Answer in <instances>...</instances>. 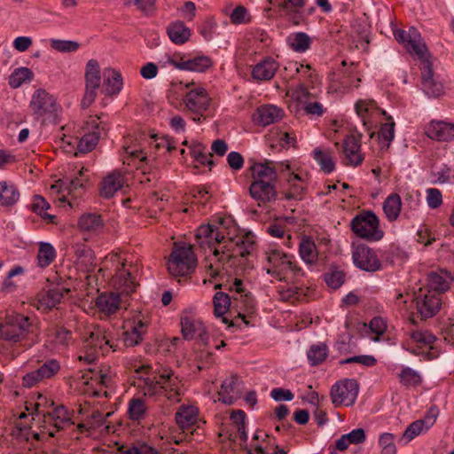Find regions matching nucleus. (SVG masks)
Returning <instances> with one entry per match:
<instances>
[{
  "mask_svg": "<svg viewBox=\"0 0 454 454\" xmlns=\"http://www.w3.org/2000/svg\"><path fill=\"white\" fill-rule=\"evenodd\" d=\"M227 289L232 294L231 298L223 292H216L213 298L214 314L216 317H223L224 323L227 320L223 316L228 312L231 306L236 308L239 312H250L254 306V298L245 288L241 279L234 278L231 280L228 283Z\"/></svg>",
  "mask_w": 454,
  "mask_h": 454,
  "instance_id": "obj_5",
  "label": "nucleus"
},
{
  "mask_svg": "<svg viewBox=\"0 0 454 454\" xmlns=\"http://www.w3.org/2000/svg\"><path fill=\"white\" fill-rule=\"evenodd\" d=\"M126 184L124 175L118 170L109 173L100 184L99 193L105 199H110Z\"/></svg>",
  "mask_w": 454,
  "mask_h": 454,
  "instance_id": "obj_34",
  "label": "nucleus"
},
{
  "mask_svg": "<svg viewBox=\"0 0 454 454\" xmlns=\"http://www.w3.org/2000/svg\"><path fill=\"white\" fill-rule=\"evenodd\" d=\"M166 33L170 42L176 45H183L190 41L192 29L181 20H174L166 27Z\"/></svg>",
  "mask_w": 454,
  "mask_h": 454,
  "instance_id": "obj_37",
  "label": "nucleus"
},
{
  "mask_svg": "<svg viewBox=\"0 0 454 454\" xmlns=\"http://www.w3.org/2000/svg\"><path fill=\"white\" fill-rule=\"evenodd\" d=\"M342 154L344 163L348 166L357 167L364 160V155L361 153L360 142L354 136H348L344 139Z\"/></svg>",
  "mask_w": 454,
  "mask_h": 454,
  "instance_id": "obj_29",
  "label": "nucleus"
},
{
  "mask_svg": "<svg viewBox=\"0 0 454 454\" xmlns=\"http://www.w3.org/2000/svg\"><path fill=\"white\" fill-rule=\"evenodd\" d=\"M402 199L397 193L389 194L383 202V212L389 222L398 219L402 209Z\"/></svg>",
  "mask_w": 454,
  "mask_h": 454,
  "instance_id": "obj_46",
  "label": "nucleus"
},
{
  "mask_svg": "<svg viewBox=\"0 0 454 454\" xmlns=\"http://www.w3.org/2000/svg\"><path fill=\"white\" fill-rule=\"evenodd\" d=\"M212 60L205 55H198L191 58L184 57V71L202 73L212 66Z\"/></svg>",
  "mask_w": 454,
  "mask_h": 454,
  "instance_id": "obj_50",
  "label": "nucleus"
},
{
  "mask_svg": "<svg viewBox=\"0 0 454 454\" xmlns=\"http://www.w3.org/2000/svg\"><path fill=\"white\" fill-rule=\"evenodd\" d=\"M328 356V347L324 342L311 345L307 351L309 364L312 366L322 364Z\"/></svg>",
  "mask_w": 454,
  "mask_h": 454,
  "instance_id": "obj_52",
  "label": "nucleus"
},
{
  "mask_svg": "<svg viewBox=\"0 0 454 454\" xmlns=\"http://www.w3.org/2000/svg\"><path fill=\"white\" fill-rule=\"evenodd\" d=\"M85 93L82 99V106L89 107L95 100L101 83L100 67L96 59H90L85 69Z\"/></svg>",
  "mask_w": 454,
  "mask_h": 454,
  "instance_id": "obj_19",
  "label": "nucleus"
},
{
  "mask_svg": "<svg viewBox=\"0 0 454 454\" xmlns=\"http://www.w3.org/2000/svg\"><path fill=\"white\" fill-rule=\"evenodd\" d=\"M84 171H87V169L82 168L79 170V176L71 179L68 186H67L66 183L60 179L51 185V194L52 196L56 195V200L59 201L60 205L67 201L70 207H73V203L67 199V196L71 195L74 191L83 187L84 183L87 180L84 177Z\"/></svg>",
  "mask_w": 454,
  "mask_h": 454,
  "instance_id": "obj_23",
  "label": "nucleus"
},
{
  "mask_svg": "<svg viewBox=\"0 0 454 454\" xmlns=\"http://www.w3.org/2000/svg\"><path fill=\"white\" fill-rule=\"evenodd\" d=\"M268 139L272 146H279L282 148L294 146L296 144L294 133L282 129H272L268 135Z\"/></svg>",
  "mask_w": 454,
  "mask_h": 454,
  "instance_id": "obj_44",
  "label": "nucleus"
},
{
  "mask_svg": "<svg viewBox=\"0 0 454 454\" xmlns=\"http://www.w3.org/2000/svg\"><path fill=\"white\" fill-rule=\"evenodd\" d=\"M68 289L64 287H55L45 293L39 294L34 301V306L42 311H47L57 306L63 299L65 294L68 293Z\"/></svg>",
  "mask_w": 454,
  "mask_h": 454,
  "instance_id": "obj_31",
  "label": "nucleus"
},
{
  "mask_svg": "<svg viewBox=\"0 0 454 454\" xmlns=\"http://www.w3.org/2000/svg\"><path fill=\"white\" fill-rule=\"evenodd\" d=\"M437 416V408H431L423 419H418L407 427L403 432V438L406 440V442H411L415 437L425 434L434 424Z\"/></svg>",
  "mask_w": 454,
  "mask_h": 454,
  "instance_id": "obj_26",
  "label": "nucleus"
},
{
  "mask_svg": "<svg viewBox=\"0 0 454 454\" xmlns=\"http://www.w3.org/2000/svg\"><path fill=\"white\" fill-rule=\"evenodd\" d=\"M200 246H207L211 254L206 259L207 275L215 278L225 261L244 257L254 243L251 233L242 234L231 217L217 218L201 224L195 234Z\"/></svg>",
  "mask_w": 454,
  "mask_h": 454,
  "instance_id": "obj_1",
  "label": "nucleus"
},
{
  "mask_svg": "<svg viewBox=\"0 0 454 454\" xmlns=\"http://www.w3.org/2000/svg\"><path fill=\"white\" fill-rule=\"evenodd\" d=\"M190 154L200 165L207 167L213 165L211 153L207 152V147L201 143L192 141L190 146Z\"/></svg>",
  "mask_w": 454,
  "mask_h": 454,
  "instance_id": "obj_54",
  "label": "nucleus"
},
{
  "mask_svg": "<svg viewBox=\"0 0 454 454\" xmlns=\"http://www.w3.org/2000/svg\"><path fill=\"white\" fill-rule=\"evenodd\" d=\"M419 313L423 318H429L435 315L442 305L441 296L432 290L419 288L415 298Z\"/></svg>",
  "mask_w": 454,
  "mask_h": 454,
  "instance_id": "obj_24",
  "label": "nucleus"
},
{
  "mask_svg": "<svg viewBox=\"0 0 454 454\" xmlns=\"http://www.w3.org/2000/svg\"><path fill=\"white\" fill-rule=\"evenodd\" d=\"M50 208V204L41 195H35L32 201V209L34 212L41 215L48 223H54L56 216L47 213Z\"/></svg>",
  "mask_w": 454,
  "mask_h": 454,
  "instance_id": "obj_57",
  "label": "nucleus"
},
{
  "mask_svg": "<svg viewBox=\"0 0 454 454\" xmlns=\"http://www.w3.org/2000/svg\"><path fill=\"white\" fill-rule=\"evenodd\" d=\"M104 93L106 95H117L122 89V78L121 74L113 68L104 71Z\"/></svg>",
  "mask_w": 454,
  "mask_h": 454,
  "instance_id": "obj_43",
  "label": "nucleus"
},
{
  "mask_svg": "<svg viewBox=\"0 0 454 454\" xmlns=\"http://www.w3.org/2000/svg\"><path fill=\"white\" fill-rule=\"evenodd\" d=\"M451 281L452 278L450 274L445 270L432 272L427 277V285L424 289L432 290L434 293H436L437 295L441 296V294L450 288Z\"/></svg>",
  "mask_w": 454,
  "mask_h": 454,
  "instance_id": "obj_39",
  "label": "nucleus"
},
{
  "mask_svg": "<svg viewBox=\"0 0 454 454\" xmlns=\"http://www.w3.org/2000/svg\"><path fill=\"white\" fill-rule=\"evenodd\" d=\"M286 43L294 51L303 53L310 48L312 40L304 32H295L286 37Z\"/></svg>",
  "mask_w": 454,
  "mask_h": 454,
  "instance_id": "obj_47",
  "label": "nucleus"
},
{
  "mask_svg": "<svg viewBox=\"0 0 454 454\" xmlns=\"http://www.w3.org/2000/svg\"><path fill=\"white\" fill-rule=\"evenodd\" d=\"M134 377L139 391L155 401L165 398L178 402L183 395V380L169 368H163L154 375L150 366L141 365L135 369Z\"/></svg>",
  "mask_w": 454,
  "mask_h": 454,
  "instance_id": "obj_3",
  "label": "nucleus"
},
{
  "mask_svg": "<svg viewBox=\"0 0 454 454\" xmlns=\"http://www.w3.org/2000/svg\"><path fill=\"white\" fill-rule=\"evenodd\" d=\"M70 332L65 329L55 330L52 334L48 335V342L52 343V349L59 350L61 347H65L68 344L70 339Z\"/></svg>",
  "mask_w": 454,
  "mask_h": 454,
  "instance_id": "obj_60",
  "label": "nucleus"
},
{
  "mask_svg": "<svg viewBox=\"0 0 454 454\" xmlns=\"http://www.w3.org/2000/svg\"><path fill=\"white\" fill-rule=\"evenodd\" d=\"M252 182L275 183L277 178L276 171L263 163H255L251 168Z\"/></svg>",
  "mask_w": 454,
  "mask_h": 454,
  "instance_id": "obj_49",
  "label": "nucleus"
},
{
  "mask_svg": "<svg viewBox=\"0 0 454 454\" xmlns=\"http://www.w3.org/2000/svg\"><path fill=\"white\" fill-rule=\"evenodd\" d=\"M99 271L104 277L111 278V285L115 290L127 294L136 290L137 283L129 269L127 268L126 258L121 254H107L101 263Z\"/></svg>",
  "mask_w": 454,
  "mask_h": 454,
  "instance_id": "obj_6",
  "label": "nucleus"
},
{
  "mask_svg": "<svg viewBox=\"0 0 454 454\" xmlns=\"http://www.w3.org/2000/svg\"><path fill=\"white\" fill-rule=\"evenodd\" d=\"M435 336L428 330L417 329L408 333L403 347L416 355L432 360L439 356Z\"/></svg>",
  "mask_w": 454,
  "mask_h": 454,
  "instance_id": "obj_11",
  "label": "nucleus"
},
{
  "mask_svg": "<svg viewBox=\"0 0 454 454\" xmlns=\"http://www.w3.org/2000/svg\"><path fill=\"white\" fill-rule=\"evenodd\" d=\"M87 334L78 356L80 362L90 364L96 361L99 354L106 356L111 351H116L117 343L112 333L105 327L93 325L88 329Z\"/></svg>",
  "mask_w": 454,
  "mask_h": 454,
  "instance_id": "obj_7",
  "label": "nucleus"
},
{
  "mask_svg": "<svg viewBox=\"0 0 454 454\" xmlns=\"http://www.w3.org/2000/svg\"><path fill=\"white\" fill-rule=\"evenodd\" d=\"M57 252L54 247L49 242H39L36 254V265L39 268L48 267L56 258Z\"/></svg>",
  "mask_w": 454,
  "mask_h": 454,
  "instance_id": "obj_48",
  "label": "nucleus"
},
{
  "mask_svg": "<svg viewBox=\"0 0 454 454\" xmlns=\"http://www.w3.org/2000/svg\"><path fill=\"white\" fill-rule=\"evenodd\" d=\"M185 108L194 114V121H200L204 113L208 109L211 98L207 91L200 86L190 89L184 97Z\"/></svg>",
  "mask_w": 454,
  "mask_h": 454,
  "instance_id": "obj_18",
  "label": "nucleus"
},
{
  "mask_svg": "<svg viewBox=\"0 0 454 454\" xmlns=\"http://www.w3.org/2000/svg\"><path fill=\"white\" fill-rule=\"evenodd\" d=\"M299 255L301 261L313 269L318 260V251L315 242L309 237H303L299 243Z\"/></svg>",
  "mask_w": 454,
  "mask_h": 454,
  "instance_id": "obj_40",
  "label": "nucleus"
},
{
  "mask_svg": "<svg viewBox=\"0 0 454 454\" xmlns=\"http://www.w3.org/2000/svg\"><path fill=\"white\" fill-rule=\"evenodd\" d=\"M197 267V256L192 245L175 243L167 262L168 273L175 278L186 277Z\"/></svg>",
  "mask_w": 454,
  "mask_h": 454,
  "instance_id": "obj_9",
  "label": "nucleus"
},
{
  "mask_svg": "<svg viewBox=\"0 0 454 454\" xmlns=\"http://www.w3.org/2000/svg\"><path fill=\"white\" fill-rule=\"evenodd\" d=\"M350 225L356 236L369 241H379L384 236L379 217L372 211L358 214L352 219Z\"/></svg>",
  "mask_w": 454,
  "mask_h": 454,
  "instance_id": "obj_14",
  "label": "nucleus"
},
{
  "mask_svg": "<svg viewBox=\"0 0 454 454\" xmlns=\"http://www.w3.org/2000/svg\"><path fill=\"white\" fill-rule=\"evenodd\" d=\"M380 454H396L395 435L391 433H383L379 436Z\"/></svg>",
  "mask_w": 454,
  "mask_h": 454,
  "instance_id": "obj_62",
  "label": "nucleus"
},
{
  "mask_svg": "<svg viewBox=\"0 0 454 454\" xmlns=\"http://www.w3.org/2000/svg\"><path fill=\"white\" fill-rule=\"evenodd\" d=\"M352 259L355 266L364 271L375 272L382 268L377 253L365 245H358L354 247Z\"/></svg>",
  "mask_w": 454,
  "mask_h": 454,
  "instance_id": "obj_22",
  "label": "nucleus"
},
{
  "mask_svg": "<svg viewBox=\"0 0 454 454\" xmlns=\"http://www.w3.org/2000/svg\"><path fill=\"white\" fill-rule=\"evenodd\" d=\"M181 331L184 339H198L203 344L208 341V334L202 321L192 308L186 309L181 315Z\"/></svg>",
  "mask_w": 454,
  "mask_h": 454,
  "instance_id": "obj_16",
  "label": "nucleus"
},
{
  "mask_svg": "<svg viewBox=\"0 0 454 454\" xmlns=\"http://www.w3.org/2000/svg\"><path fill=\"white\" fill-rule=\"evenodd\" d=\"M324 278L330 288L337 289L344 283L345 275L341 270H332L325 274Z\"/></svg>",
  "mask_w": 454,
  "mask_h": 454,
  "instance_id": "obj_64",
  "label": "nucleus"
},
{
  "mask_svg": "<svg viewBox=\"0 0 454 454\" xmlns=\"http://www.w3.org/2000/svg\"><path fill=\"white\" fill-rule=\"evenodd\" d=\"M95 306L100 314L109 317L121 309L122 301L119 294L103 293L96 298Z\"/></svg>",
  "mask_w": 454,
  "mask_h": 454,
  "instance_id": "obj_33",
  "label": "nucleus"
},
{
  "mask_svg": "<svg viewBox=\"0 0 454 454\" xmlns=\"http://www.w3.org/2000/svg\"><path fill=\"white\" fill-rule=\"evenodd\" d=\"M398 377L401 384L405 387H416L422 382L420 373L408 366L402 368Z\"/></svg>",
  "mask_w": 454,
  "mask_h": 454,
  "instance_id": "obj_56",
  "label": "nucleus"
},
{
  "mask_svg": "<svg viewBox=\"0 0 454 454\" xmlns=\"http://www.w3.org/2000/svg\"><path fill=\"white\" fill-rule=\"evenodd\" d=\"M360 82L356 67L352 64L338 80L332 82L331 88L339 93H347L358 88Z\"/></svg>",
  "mask_w": 454,
  "mask_h": 454,
  "instance_id": "obj_32",
  "label": "nucleus"
},
{
  "mask_svg": "<svg viewBox=\"0 0 454 454\" xmlns=\"http://www.w3.org/2000/svg\"><path fill=\"white\" fill-rule=\"evenodd\" d=\"M78 224L82 231H96L102 228L103 222L100 215L88 213L80 217Z\"/></svg>",
  "mask_w": 454,
  "mask_h": 454,
  "instance_id": "obj_55",
  "label": "nucleus"
},
{
  "mask_svg": "<svg viewBox=\"0 0 454 454\" xmlns=\"http://www.w3.org/2000/svg\"><path fill=\"white\" fill-rule=\"evenodd\" d=\"M280 171L285 176L289 185L288 198L301 199L306 186L307 174L295 163L290 161L282 162Z\"/></svg>",
  "mask_w": 454,
  "mask_h": 454,
  "instance_id": "obj_17",
  "label": "nucleus"
},
{
  "mask_svg": "<svg viewBox=\"0 0 454 454\" xmlns=\"http://www.w3.org/2000/svg\"><path fill=\"white\" fill-rule=\"evenodd\" d=\"M34 325L28 317L12 313L2 323L1 338L10 342H19L34 331Z\"/></svg>",
  "mask_w": 454,
  "mask_h": 454,
  "instance_id": "obj_13",
  "label": "nucleus"
},
{
  "mask_svg": "<svg viewBox=\"0 0 454 454\" xmlns=\"http://www.w3.org/2000/svg\"><path fill=\"white\" fill-rule=\"evenodd\" d=\"M34 408L35 414L20 412L18 415L20 421L16 422L17 435L27 441L54 437L57 431L74 424L66 407L55 405L40 394Z\"/></svg>",
  "mask_w": 454,
  "mask_h": 454,
  "instance_id": "obj_2",
  "label": "nucleus"
},
{
  "mask_svg": "<svg viewBox=\"0 0 454 454\" xmlns=\"http://www.w3.org/2000/svg\"><path fill=\"white\" fill-rule=\"evenodd\" d=\"M34 73L28 67H18L9 76V85L12 89H18L26 82L34 79Z\"/></svg>",
  "mask_w": 454,
  "mask_h": 454,
  "instance_id": "obj_53",
  "label": "nucleus"
},
{
  "mask_svg": "<svg viewBox=\"0 0 454 454\" xmlns=\"http://www.w3.org/2000/svg\"><path fill=\"white\" fill-rule=\"evenodd\" d=\"M408 40L405 46L410 53H413L423 61H428V51L421 35L417 28L411 27L407 34Z\"/></svg>",
  "mask_w": 454,
  "mask_h": 454,
  "instance_id": "obj_36",
  "label": "nucleus"
},
{
  "mask_svg": "<svg viewBox=\"0 0 454 454\" xmlns=\"http://www.w3.org/2000/svg\"><path fill=\"white\" fill-rule=\"evenodd\" d=\"M114 373L107 365H102L98 368H89L82 372L80 378V385L84 387L83 391L89 395H106V391L103 387H108L113 381Z\"/></svg>",
  "mask_w": 454,
  "mask_h": 454,
  "instance_id": "obj_12",
  "label": "nucleus"
},
{
  "mask_svg": "<svg viewBox=\"0 0 454 454\" xmlns=\"http://www.w3.org/2000/svg\"><path fill=\"white\" fill-rule=\"evenodd\" d=\"M422 90L429 98H438L444 92L443 84L437 81L433 74L431 63L427 61L422 68Z\"/></svg>",
  "mask_w": 454,
  "mask_h": 454,
  "instance_id": "obj_35",
  "label": "nucleus"
},
{
  "mask_svg": "<svg viewBox=\"0 0 454 454\" xmlns=\"http://www.w3.org/2000/svg\"><path fill=\"white\" fill-rule=\"evenodd\" d=\"M20 200V192L15 185L7 182H0V206L9 207Z\"/></svg>",
  "mask_w": 454,
  "mask_h": 454,
  "instance_id": "obj_51",
  "label": "nucleus"
},
{
  "mask_svg": "<svg viewBox=\"0 0 454 454\" xmlns=\"http://www.w3.org/2000/svg\"><path fill=\"white\" fill-rule=\"evenodd\" d=\"M311 156L324 173L331 174L334 171L335 160L330 150L317 147L311 152Z\"/></svg>",
  "mask_w": 454,
  "mask_h": 454,
  "instance_id": "obj_45",
  "label": "nucleus"
},
{
  "mask_svg": "<svg viewBox=\"0 0 454 454\" xmlns=\"http://www.w3.org/2000/svg\"><path fill=\"white\" fill-rule=\"evenodd\" d=\"M359 385L354 379H345L335 383L331 390L333 403L351 406L356 400Z\"/></svg>",
  "mask_w": 454,
  "mask_h": 454,
  "instance_id": "obj_20",
  "label": "nucleus"
},
{
  "mask_svg": "<svg viewBox=\"0 0 454 454\" xmlns=\"http://www.w3.org/2000/svg\"><path fill=\"white\" fill-rule=\"evenodd\" d=\"M184 56L181 53H167L160 59L162 67H173L184 71Z\"/></svg>",
  "mask_w": 454,
  "mask_h": 454,
  "instance_id": "obj_63",
  "label": "nucleus"
},
{
  "mask_svg": "<svg viewBox=\"0 0 454 454\" xmlns=\"http://www.w3.org/2000/svg\"><path fill=\"white\" fill-rule=\"evenodd\" d=\"M284 110L275 105H262L256 108L253 114V121L258 126H268L281 120Z\"/></svg>",
  "mask_w": 454,
  "mask_h": 454,
  "instance_id": "obj_27",
  "label": "nucleus"
},
{
  "mask_svg": "<svg viewBox=\"0 0 454 454\" xmlns=\"http://www.w3.org/2000/svg\"><path fill=\"white\" fill-rule=\"evenodd\" d=\"M60 369L59 363L55 359L46 361L37 370L32 371L23 376L22 385L32 387L45 379L55 375Z\"/></svg>",
  "mask_w": 454,
  "mask_h": 454,
  "instance_id": "obj_25",
  "label": "nucleus"
},
{
  "mask_svg": "<svg viewBox=\"0 0 454 454\" xmlns=\"http://www.w3.org/2000/svg\"><path fill=\"white\" fill-rule=\"evenodd\" d=\"M51 48L60 53L75 52L80 48V43L73 40H62L51 38L49 41Z\"/></svg>",
  "mask_w": 454,
  "mask_h": 454,
  "instance_id": "obj_59",
  "label": "nucleus"
},
{
  "mask_svg": "<svg viewBox=\"0 0 454 454\" xmlns=\"http://www.w3.org/2000/svg\"><path fill=\"white\" fill-rule=\"evenodd\" d=\"M199 417V408L195 404H182L176 412V424L185 429L193 426Z\"/></svg>",
  "mask_w": 454,
  "mask_h": 454,
  "instance_id": "obj_42",
  "label": "nucleus"
},
{
  "mask_svg": "<svg viewBox=\"0 0 454 454\" xmlns=\"http://www.w3.org/2000/svg\"><path fill=\"white\" fill-rule=\"evenodd\" d=\"M147 412V406L141 398H132L128 404V413L132 420L145 419Z\"/></svg>",
  "mask_w": 454,
  "mask_h": 454,
  "instance_id": "obj_58",
  "label": "nucleus"
},
{
  "mask_svg": "<svg viewBox=\"0 0 454 454\" xmlns=\"http://www.w3.org/2000/svg\"><path fill=\"white\" fill-rule=\"evenodd\" d=\"M278 63L272 58H265L254 66L252 77L254 80L262 82L272 79L278 69Z\"/></svg>",
  "mask_w": 454,
  "mask_h": 454,
  "instance_id": "obj_38",
  "label": "nucleus"
},
{
  "mask_svg": "<svg viewBox=\"0 0 454 454\" xmlns=\"http://www.w3.org/2000/svg\"><path fill=\"white\" fill-rule=\"evenodd\" d=\"M238 395V378L231 376L222 382L220 390L217 393V401L230 405L236 401Z\"/></svg>",
  "mask_w": 454,
  "mask_h": 454,
  "instance_id": "obj_41",
  "label": "nucleus"
},
{
  "mask_svg": "<svg viewBox=\"0 0 454 454\" xmlns=\"http://www.w3.org/2000/svg\"><path fill=\"white\" fill-rule=\"evenodd\" d=\"M148 318L141 312H135L124 321L123 342L127 347L139 344L147 332Z\"/></svg>",
  "mask_w": 454,
  "mask_h": 454,
  "instance_id": "obj_15",
  "label": "nucleus"
},
{
  "mask_svg": "<svg viewBox=\"0 0 454 454\" xmlns=\"http://www.w3.org/2000/svg\"><path fill=\"white\" fill-rule=\"evenodd\" d=\"M268 266L266 271L279 281H287L302 274L293 254H286L281 250L270 247L266 253Z\"/></svg>",
  "mask_w": 454,
  "mask_h": 454,
  "instance_id": "obj_8",
  "label": "nucleus"
},
{
  "mask_svg": "<svg viewBox=\"0 0 454 454\" xmlns=\"http://www.w3.org/2000/svg\"><path fill=\"white\" fill-rule=\"evenodd\" d=\"M355 111L366 131L374 129L380 115H386L372 99H359L355 104Z\"/></svg>",
  "mask_w": 454,
  "mask_h": 454,
  "instance_id": "obj_21",
  "label": "nucleus"
},
{
  "mask_svg": "<svg viewBox=\"0 0 454 454\" xmlns=\"http://www.w3.org/2000/svg\"><path fill=\"white\" fill-rule=\"evenodd\" d=\"M176 148L174 141L168 136L152 135L148 138H127L123 145L124 163L137 168L152 167L156 160Z\"/></svg>",
  "mask_w": 454,
  "mask_h": 454,
  "instance_id": "obj_4",
  "label": "nucleus"
},
{
  "mask_svg": "<svg viewBox=\"0 0 454 454\" xmlns=\"http://www.w3.org/2000/svg\"><path fill=\"white\" fill-rule=\"evenodd\" d=\"M427 136L439 142H450L454 140V122L432 121L426 127Z\"/></svg>",
  "mask_w": 454,
  "mask_h": 454,
  "instance_id": "obj_28",
  "label": "nucleus"
},
{
  "mask_svg": "<svg viewBox=\"0 0 454 454\" xmlns=\"http://www.w3.org/2000/svg\"><path fill=\"white\" fill-rule=\"evenodd\" d=\"M99 135L96 131H92L82 136L77 145L78 151L87 153L92 151L98 145Z\"/></svg>",
  "mask_w": 454,
  "mask_h": 454,
  "instance_id": "obj_61",
  "label": "nucleus"
},
{
  "mask_svg": "<svg viewBox=\"0 0 454 454\" xmlns=\"http://www.w3.org/2000/svg\"><path fill=\"white\" fill-rule=\"evenodd\" d=\"M29 108L36 119L50 122H56L61 112V106L56 98L43 89L35 90L29 102Z\"/></svg>",
  "mask_w": 454,
  "mask_h": 454,
  "instance_id": "obj_10",
  "label": "nucleus"
},
{
  "mask_svg": "<svg viewBox=\"0 0 454 454\" xmlns=\"http://www.w3.org/2000/svg\"><path fill=\"white\" fill-rule=\"evenodd\" d=\"M249 192L259 206L275 201L278 196L275 183L252 182Z\"/></svg>",
  "mask_w": 454,
  "mask_h": 454,
  "instance_id": "obj_30",
  "label": "nucleus"
}]
</instances>
